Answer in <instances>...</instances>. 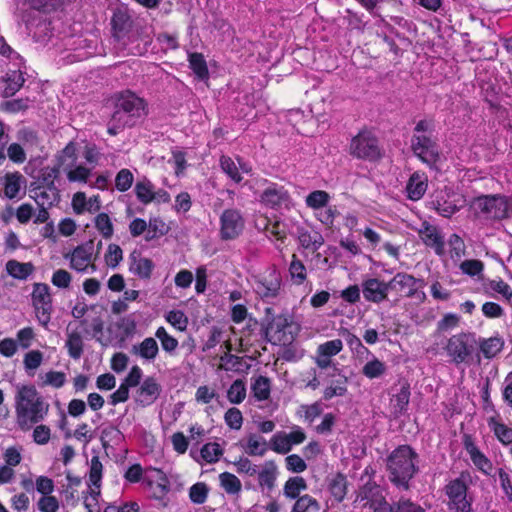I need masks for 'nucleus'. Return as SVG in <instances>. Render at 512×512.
I'll use <instances>...</instances> for the list:
<instances>
[{"mask_svg":"<svg viewBox=\"0 0 512 512\" xmlns=\"http://www.w3.org/2000/svg\"><path fill=\"white\" fill-rule=\"evenodd\" d=\"M49 404L33 385H16L15 414L18 427L27 431L44 420Z\"/></svg>","mask_w":512,"mask_h":512,"instance_id":"nucleus-1","label":"nucleus"},{"mask_svg":"<svg viewBox=\"0 0 512 512\" xmlns=\"http://www.w3.org/2000/svg\"><path fill=\"white\" fill-rule=\"evenodd\" d=\"M417 453L408 445L394 449L387 458L389 479L396 486L408 489L409 481L417 472Z\"/></svg>","mask_w":512,"mask_h":512,"instance_id":"nucleus-2","label":"nucleus"},{"mask_svg":"<svg viewBox=\"0 0 512 512\" xmlns=\"http://www.w3.org/2000/svg\"><path fill=\"white\" fill-rule=\"evenodd\" d=\"M434 123L431 120H420L414 127L411 138L413 154L430 168L440 160V151L437 139L433 136Z\"/></svg>","mask_w":512,"mask_h":512,"instance_id":"nucleus-3","label":"nucleus"},{"mask_svg":"<svg viewBox=\"0 0 512 512\" xmlns=\"http://www.w3.org/2000/svg\"><path fill=\"white\" fill-rule=\"evenodd\" d=\"M147 112L146 101L134 92L126 90L115 94L112 121L120 126H134Z\"/></svg>","mask_w":512,"mask_h":512,"instance_id":"nucleus-4","label":"nucleus"},{"mask_svg":"<svg viewBox=\"0 0 512 512\" xmlns=\"http://www.w3.org/2000/svg\"><path fill=\"white\" fill-rule=\"evenodd\" d=\"M282 277L276 266H270L253 277V289L264 301H270L280 295Z\"/></svg>","mask_w":512,"mask_h":512,"instance_id":"nucleus-5","label":"nucleus"},{"mask_svg":"<svg viewBox=\"0 0 512 512\" xmlns=\"http://www.w3.org/2000/svg\"><path fill=\"white\" fill-rule=\"evenodd\" d=\"M349 152L353 157L367 161H376L382 156L378 138L368 130H362L352 138Z\"/></svg>","mask_w":512,"mask_h":512,"instance_id":"nucleus-6","label":"nucleus"},{"mask_svg":"<svg viewBox=\"0 0 512 512\" xmlns=\"http://www.w3.org/2000/svg\"><path fill=\"white\" fill-rule=\"evenodd\" d=\"M31 299L36 318L42 326H47L52 313V297L49 286L45 283H35Z\"/></svg>","mask_w":512,"mask_h":512,"instance_id":"nucleus-7","label":"nucleus"},{"mask_svg":"<svg viewBox=\"0 0 512 512\" xmlns=\"http://www.w3.org/2000/svg\"><path fill=\"white\" fill-rule=\"evenodd\" d=\"M473 208L486 218L503 219L508 215V202L505 197L492 195L481 196L474 200Z\"/></svg>","mask_w":512,"mask_h":512,"instance_id":"nucleus-8","label":"nucleus"},{"mask_svg":"<svg viewBox=\"0 0 512 512\" xmlns=\"http://www.w3.org/2000/svg\"><path fill=\"white\" fill-rule=\"evenodd\" d=\"M262 205L270 209H289L292 204V198L288 190L277 183H268L267 187L259 196Z\"/></svg>","mask_w":512,"mask_h":512,"instance_id":"nucleus-9","label":"nucleus"},{"mask_svg":"<svg viewBox=\"0 0 512 512\" xmlns=\"http://www.w3.org/2000/svg\"><path fill=\"white\" fill-rule=\"evenodd\" d=\"M476 340L473 334L453 335L447 344V353L456 363H462L473 353Z\"/></svg>","mask_w":512,"mask_h":512,"instance_id":"nucleus-10","label":"nucleus"},{"mask_svg":"<svg viewBox=\"0 0 512 512\" xmlns=\"http://www.w3.org/2000/svg\"><path fill=\"white\" fill-rule=\"evenodd\" d=\"M446 495L449 498L448 507L457 512H470L471 503L467 499V486L459 478L450 481L445 487Z\"/></svg>","mask_w":512,"mask_h":512,"instance_id":"nucleus-11","label":"nucleus"},{"mask_svg":"<svg viewBox=\"0 0 512 512\" xmlns=\"http://www.w3.org/2000/svg\"><path fill=\"white\" fill-rule=\"evenodd\" d=\"M244 229V218L237 209H226L220 217V235L224 240L237 238Z\"/></svg>","mask_w":512,"mask_h":512,"instance_id":"nucleus-12","label":"nucleus"},{"mask_svg":"<svg viewBox=\"0 0 512 512\" xmlns=\"http://www.w3.org/2000/svg\"><path fill=\"white\" fill-rule=\"evenodd\" d=\"M94 245L89 241L82 245L77 246L70 254V267L78 272L91 273L96 271V266L93 264Z\"/></svg>","mask_w":512,"mask_h":512,"instance_id":"nucleus-13","label":"nucleus"},{"mask_svg":"<svg viewBox=\"0 0 512 512\" xmlns=\"http://www.w3.org/2000/svg\"><path fill=\"white\" fill-rule=\"evenodd\" d=\"M361 501L364 507H369L373 512H392V505H390L382 490L376 485H366L361 491Z\"/></svg>","mask_w":512,"mask_h":512,"instance_id":"nucleus-14","label":"nucleus"},{"mask_svg":"<svg viewBox=\"0 0 512 512\" xmlns=\"http://www.w3.org/2000/svg\"><path fill=\"white\" fill-rule=\"evenodd\" d=\"M361 288L366 301L378 304L387 299L390 284L378 278H367L362 281Z\"/></svg>","mask_w":512,"mask_h":512,"instance_id":"nucleus-15","label":"nucleus"},{"mask_svg":"<svg viewBox=\"0 0 512 512\" xmlns=\"http://www.w3.org/2000/svg\"><path fill=\"white\" fill-rule=\"evenodd\" d=\"M87 321L81 320L79 323H70L67 327V341L66 347L70 357L79 359L83 353V340L82 333L88 332Z\"/></svg>","mask_w":512,"mask_h":512,"instance_id":"nucleus-16","label":"nucleus"},{"mask_svg":"<svg viewBox=\"0 0 512 512\" xmlns=\"http://www.w3.org/2000/svg\"><path fill=\"white\" fill-rule=\"evenodd\" d=\"M419 235L424 244L434 249L437 255L441 256L444 254V238L436 226L424 222L419 230Z\"/></svg>","mask_w":512,"mask_h":512,"instance_id":"nucleus-17","label":"nucleus"},{"mask_svg":"<svg viewBox=\"0 0 512 512\" xmlns=\"http://www.w3.org/2000/svg\"><path fill=\"white\" fill-rule=\"evenodd\" d=\"M161 387L153 377H147L136 392V402L142 407L153 404L159 397Z\"/></svg>","mask_w":512,"mask_h":512,"instance_id":"nucleus-18","label":"nucleus"},{"mask_svg":"<svg viewBox=\"0 0 512 512\" xmlns=\"http://www.w3.org/2000/svg\"><path fill=\"white\" fill-rule=\"evenodd\" d=\"M30 197L35 200L38 207H52L60 200L57 187L31 185Z\"/></svg>","mask_w":512,"mask_h":512,"instance_id":"nucleus-19","label":"nucleus"},{"mask_svg":"<svg viewBox=\"0 0 512 512\" xmlns=\"http://www.w3.org/2000/svg\"><path fill=\"white\" fill-rule=\"evenodd\" d=\"M131 353L144 362L152 363L159 354V346L155 338L146 337L140 343L132 345Z\"/></svg>","mask_w":512,"mask_h":512,"instance_id":"nucleus-20","label":"nucleus"},{"mask_svg":"<svg viewBox=\"0 0 512 512\" xmlns=\"http://www.w3.org/2000/svg\"><path fill=\"white\" fill-rule=\"evenodd\" d=\"M464 446L475 467L483 474L491 475L493 470L492 462L477 448L470 438L464 441Z\"/></svg>","mask_w":512,"mask_h":512,"instance_id":"nucleus-21","label":"nucleus"},{"mask_svg":"<svg viewBox=\"0 0 512 512\" xmlns=\"http://www.w3.org/2000/svg\"><path fill=\"white\" fill-rule=\"evenodd\" d=\"M129 262V270L134 275H137L142 279H149L151 277L154 264L150 259L142 257L141 254L137 251H133L129 255Z\"/></svg>","mask_w":512,"mask_h":512,"instance_id":"nucleus-22","label":"nucleus"},{"mask_svg":"<svg viewBox=\"0 0 512 512\" xmlns=\"http://www.w3.org/2000/svg\"><path fill=\"white\" fill-rule=\"evenodd\" d=\"M428 187V178L424 173H413L406 185L407 198L412 201L420 200Z\"/></svg>","mask_w":512,"mask_h":512,"instance_id":"nucleus-23","label":"nucleus"},{"mask_svg":"<svg viewBox=\"0 0 512 512\" xmlns=\"http://www.w3.org/2000/svg\"><path fill=\"white\" fill-rule=\"evenodd\" d=\"M419 281L410 274L399 272L389 281V284L390 289L398 288L400 291H406L407 296L411 297L416 293Z\"/></svg>","mask_w":512,"mask_h":512,"instance_id":"nucleus-24","label":"nucleus"},{"mask_svg":"<svg viewBox=\"0 0 512 512\" xmlns=\"http://www.w3.org/2000/svg\"><path fill=\"white\" fill-rule=\"evenodd\" d=\"M26 179L19 172L7 173L4 177V195L8 199L17 198L21 189L25 186Z\"/></svg>","mask_w":512,"mask_h":512,"instance_id":"nucleus-25","label":"nucleus"},{"mask_svg":"<svg viewBox=\"0 0 512 512\" xmlns=\"http://www.w3.org/2000/svg\"><path fill=\"white\" fill-rule=\"evenodd\" d=\"M5 268L8 275L18 280H26L35 270L31 262L23 263L14 259L9 260Z\"/></svg>","mask_w":512,"mask_h":512,"instance_id":"nucleus-26","label":"nucleus"},{"mask_svg":"<svg viewBox=\"0 0 512 512\" xmlns=\"http://www.w3.org/2000/svg\"><path fill=\"white\" fill-rule=\"evenodd\" d=\"M151 488V497L158 501L159 507H167L170 503V499L168 497L170 491V485L168 479L163 476L160 481L156 483H150Z\"/></svg>","mask_w":512,"mask_h":512,"instance_id":"nucleus-27","label":"nucleus"},{"mask_svg":"<svg viewBox=\"0 0 512 512\" xmlns=\"http://www.w3.org/2000/svg\"><path fill=\"white\" fill-rule=\"evenodd\" d=\"M410 400V386L404 382L398 393L392 396L391 406L395 415L403 414L408 407Z\"/></svg>","mask_w":512,"mask_h":512,"instance_id":"nucleus-28","label":"nucleus"},{"mask_svg":"<svg viewBox=\"0 0 512 512\" xmlns=\"http://www.w3.org/2000/svg\"><path fill=\"white\" fill-rule=\"evenodd\" d=\"M154 184L146 177L139 179L134 187L137 199L142 204L154 202Z\"/></svg>","mask_w":512,"mask_h":512,"instance_id":"nucleus-29","label":"nucleus"},{"mask_svg":"<svg viewBox=\"0 0 512 512\" xmlns=\"http://www.w3.org/2000/svg\"><path fill=\"white\" fill-rule=\"evenodd\" d=\"M300 245L311 252H316L323 244L324 238L319 232L300 230L298 235Z\"/></svg>","mask_w":512,"mask_h":512,"instance_id":"nucleus-30","label":"nucleus"},{"mask_svg":"<svg viewBox=\"0 0 512 512\" xmlns=\"http://www.w3.org/2000/svg\"><path fill=\"white\" fill-rule=\"evenodd\" d=\"M328 489L336 502L340 503L347 494V479L343 474H336L328 483Z\"/></svg>","mask_w":512,"mask_h":512,"instance_id":"nucleus-31","label":"nucleus"},{"mask_svg":"<svg viewBox=\"0 0 512 512\" xmlns=\"http://www.w3.org/2000/svg\"><path fill=\"white\" fill-rule=\"evenodd\" d=\"M488 426L497 439L504 445L512 443V428L500 422L496 417H490L487 421Z\"/></svg>","mask_w":512,"mask_h":512,"instance_id":"nucleus-32","label":"nucleus"},{"mask_svg":"<svg viewBox=\"0 0 512 512\" xmlns=\"http://www.w3.org/2000/svg\"><path fill=\"white\" fill-rule=\"evenodd\" d=\"M271 383L269 378L258 376L251 384V392L258 401L267 400L270 397Z\"/></svg>","mask_w":512,"mask_h":512,"instance_id":"nucleus-33","label":"nucleus"},{"mask_svg":"<svg viewBox=\"0 0 512 512\" xmlns=\"http://www.w3.org/2000/svg\"><path fill=\"white\" fill-rule=\"evenodd\" d=\"M331 196L324 190H314L305 198V204L313 211L325 208L330 202Z\"/></svg>","mask_w":512,"mask_h":512,"instance_id":"nucleus-34","label":"nucleus"},{"mask_svg":"<svg viewBox=\"0 0 512 512\" xmlns=\"http://www.w3.org/2000/svg\"><path fill=\"white\" fill-rule=\"evenodd\" d=\"M245 451L250 456H263L267 452V442L262 436L250 434L247 437Z\"/></svg>","mask_w":512,"mask_h":512,"instance_id":"nucleus-35","label":"nucleus"},{"mask_svg":"<svg viewBox=\"0 0 512 512\" xmlns=\"http://www.w3.org/2000/svg\"><path fill=\"white\" fill-rule=\"evenodd\" d=\"M277 467L273 462H266L258 472V481L261 487L272 489L275 485Z\"/></svg>","mask_w":512,"mask_h":512,"instance_id":"nucleus-36","label":"nucleus"},{"mask_svg":"<svg viewBox=\"0 0 512 512\" xmlns=\"http://www.w3.org/2000/svg\"><path fill=\"white\" fill-rule=\"evenodd\" d=\"M289 274L291 280L296 285H301L307 278L306 267L301 260L297 258L295 254L292 255V260L289 265Z\"/></svg>","mask_w":512,"mask_h":512,"instance_id":"nucleus-37","label":"nucleus"},{"mask_svg":"<svg viewBox=\"0 0 512 512\" xmlns=\"http://www.w3.org/2000/svg\"><path fill=\"white\" fill-rule=\"evenodd\" d=\"M221 170L235 183L242 181V175L239 171L238 165L234 160L226 155H222L219 160Z\"/></svg>","mask_w":512,"mask_h":512,"instance_id":"nucleus-38","label":"nucleus"},{"mask_svg":"<svg viewBox=\"0 0 512 512\" xmlns=\"http://www.w3.org/2000/svg\"><path fill=\"white\" fill-rule=\"evenodd\" d=\"M479 346L481 352L486 358H493L502 350L503 341L499 337L481 339Z\"/></svg>","mask_w":512,"mask_h":512,"instance_id":"nucleus-39","label":"nucleus"},{"mask_svg":"<svg viewBox=\"0 0 512 512\" xmlns=\"http://www.w3.org/2000/svg\"><path fill=\"white\" fill-rule=\"evenodd\" d=\"M155 337L159 339L162 349L169 355H174L178 348V340L167 333L164 327H159L155 332Z\"/></svg>","mask_w":512,"mask_h":512,"instance_id":"nucleus-40","label":"nucleus"},{"mask_svg":"<svg viewBox=\"0 0 512 512\" xmlns=\"http://www.w3.org/2000/svg\"><path fill=\"white\" fill-rule=\"evenodd\" d=\"M246 398V385L242 379H236L227 390V399L232 404H240Z\"/></svg>","mask_w":512,"mask_h":512,"instance_id":"nucleus-41","label":"nucleus"},{"mask_svg":"<svg viewBox=\"0 0 512 512\" xmlns=\"http://www.w3.org/2000/svg\"><path fill=\"white\" fill-rule=\"evenodd\" d=\"M387 367L384 362L378 358L373 357L362 368V373L369 379L379 378L385 374Z\"/></svg>","mask_w":512,"mask_h":512,"instance_id":"nucleus-42","label":"nucleus"},{"mask_svg":"<svg viewBox=\"0 0 512 512\" xmlns=\"http://www.w3.org/2000/svg\"><path fill=\"white\" fill-rule=\"evenodd\" d=\"M307 488L306 481L303 477L296 476L289 478L284 486V495L291 499L298 498L300 492Z\"/></svg>","mask_w":512,"mask_h":512,"instance_id":"nucleus-43","label":"nucleus"},{"mask_svg":"<svg viewBox=\"0 0 512 512\" xmlns=\"http://www.w3.org/2000/svg\"><path fill=\"white\" fill-rule=\"evenodd\" d=\"M220 485L228 494H237L241 491L242 484L237 476L229 472L219 475Z\"/></svg>","mask_w":512,"mask_h":512,"instance_id":"nucleus-44","label":"nucleus"},{"mask_svg":"<svg viewBox=\"0 0 512 512\" xmlns=\"http://www.w3.org/2000/svg\"><path fill=\"white\" fill-rule=\"evenodd\" d=\"M103 465L98 456H93L90 460L89 469V488L100 489L102 479Z\"/></svg>","mask_w":512,"mask_h":512,"instance_id":"nucleus-45","label":"nucleus"},{"mask_svg":"<svg viewBox=\"0 0 512 512\" xmlns=\"http://www.w3.org/2000/svg\"><path fill=\"white\" fill-rule=\"evenodd\" d=\"M190 68L200 78L204 79L208 76V68L202 54L191 53L188 57Z\"/></svg>","mask_w":512,"mask_h":512,"instance_id":"nucleus-46","label":"nucleus"},{"mask_svg":"<svg viewBox=\"0 0 512 512\" xmlns=\"http://www.w3.org/2000/svg\"><path fill=\"white\" fill-rule=\"evenodd\" d=\"M339 211L336 206L327 205L325 208H320L314 211L315 218L327 227H332L336 217L339 216Z\"/></svg>","mask_w":512,"mask_h":512,"instance_id":"nucleus-47","label":"nucleus"},{"mask_svg":"<svg viewBox=\"0 0 512 512\" xmlns=\"http://www.w3.org/2000/svg\"><path fill=\"white\" fill-rule=\"evenodd\" d=\"M222 454L220 445L215 442L205 444L200 450L201 458L207 463L217 462Z\"/></svg>","mask_w":512,"mask_h":512,"instance_id":"nucleus-48","label":"nucleus"},{"mask_svg":"<svg viewBox=\"0 0 512 512\" xmlns=\"http://www.w3.org/2000/svg\"><path fill=\"white\" fill-rule=\"evenodd\" d=\"M132 24L130 16L123 11L114 13L112 17V26L116 34L127 32Z\"/></svg>","mask_w":512,"mask_h":512,"instance_id":"nucleus-49","label":"nucleus"},{"mask_svg":"<svg viewBox=\"0 0 512 512\" xmlns=\"http://www.w3.org/2000/svg\"><path fill=\"white\" fill-rule=\"evenodd\" d=\"M95 227L103 238L109 239L112 237L114 231L113 224L108 214H98L95 218Z\"/></svg>","mask_w":512,"mask_h":512,"instance_id":"nucleus-50","label":"nucleus"},{"mask_svg":"<svg viewBox=\"0 0 512 512\" xmlns=\"http://www.w3.org/2000/svg\"><path fill=\"white\" fill-rule=\"evenodd\" d=\"M105 263L108 267L114 269L123 260V251L117 244H109L104 255Z\"/></svg>","mask_w":512,"mask_h":512,"instance_id":"nucleus-51","label":"nucleus"},{"mask_svg":"<svg viewBox=\"0 0 512 512\" xmlns=\"http://www.w3.org/2000/svg\"><path fill=\"white\" fill-rule=\"evenodd\" d=\"M133 181V173L129 169L123 168L115 177V188L120 192H125L131 188Z\"/></svg>","mask_w":512,"mask_h":512,"instance_id":"nucleus-52","label":"nucleus"},{"mask_svg":"<svg viewBox=\"0 0 512 512\" xmlns=\"http://www.w3.org/2000/svg\"><path fill=\"white\" fill-rule=\"evenodd\" d=\"M494 477L498 478L504 494L512 502V479L510 472L505 468H498Z\"/></svg>","mask_w":512,"mask_h":512,"instance_id":"nucleus-53","label":"nucleus"},{"mask_svg":"<svg viewBox=\"0 0 512 512\" xmlns=\"http://www.w3.org/2000/svg\"><path fill=\"white\" fill-rule=\"evenodd\" d=\"M271 449L279 454H287L292 448L285 432H278L270 440Z\"/></svg>","mask_w":512,"mask_h":512,"instance_id":"nucleus-54","label":"nucleus"},{"mask_svg":"<svg viewBox=\"0 0 512 512\" xmlns=\"http://www.w3.org/2000/svg\"><path fill=\"white\" fill-rule=\"evenodd\" d=\"M208 487L203 482L192 485L189 489V498L194 504H203L208 496Z\"/></svg>","mask_w":512,"mask_h":512,"instance_id":"nucleus-55","label":"nucleus"},{"mask_svg":"<svg viewBox=\"0 0 512 512\" xmlns=\"http://www.w3.org/2000/svg\"><path fill=\"white\" fill-rule=\"evenodd\" d=\"M343 349V343L340 339H334L322 343L317 348V354L332 357L337 355Z\"/></svg>","mask_w":512,"mask_h":512,"instance_id":"nucleus-56","label":"nucleus"},{"mask_svg":"<svg viewBox=\"0 0 512 512\" xmlns=\"http://www.w3.org/2000/svg\"><path fill=\"white\" fill-rule=\"evenodd\" d=\"M292 509L294 512H307L309 509L318 511L320 505L315 498L306 494L297 499Z\"/></svg>","mask_w":512,"mask_h":512,"instance_id":"nucleus-57","label":"nucleus"},{"mask_svg":"<svg viewBox=\"0 0 512 512\" xmlns=\"http://www.w3.org/2000/svg\"><path fill=\"white\" fill-rule=\"evenodd\" d=\"M166 320L179 331H184L188 325V318L181 310L169 311L166 316Z\"/></svg>","mask_w":512,"mask_h":512,"instance_id":"nucleus-58","label":"nucleus"},{"mask_svg":"<svg viewBox=\"0 0 512 512\" xmlns=\"http://www.w3.org/2000/svg\"><path fill=\"white\" fill-rule=\"evenodd\" d=\"M340 335L345 339L349 348L360 354L365 352H369L368 349L362 344L360 338L355 334L351 333L348 329H342L340 331Z\"/></svg>","mask_w":512,"mask_h":512,"instance_id":"nucleus-59","label":"nucleus"},{"mask_svg":"<svg viewBox=\"0 0 512 512\" xmlns=\"http://www.w3.org/2000/svg\"><path fill=\"white\" fill-rule=\"evenodd\" d=\"M24 81L25 79L22 72L20 71H12L11 73H7V87L5 89L6 93L13 95L22 87Z\"/></svg>","mask_w":512,"mask_h":512,"instance_id":"nucleus-60","label":"nucleus"},{"mask_svg":"<svg viewBox=\"0 0 512 512\" xmlns=\"http://www.w3.org/2000/svg\"><path fill=\"white\" fill-rule=\"evenodd\" d=\"M435 209L443 217H450L456 213L459 208L454 201L437 198L434 202Z\"/></svg>","mask_w":512,"mask_h":512,"instance_id":"nucleus-61","label":"nucleus"},{"mask_svg":"<svg viewBox=\"0 0 512 512\" xmlns=\"http://www.w3.org/2000/svg\"><path fill=\"white\" fill-rule=\"evenodd\" d=\"M90 174L91 169L83 165H78L75 168L69 169L67 171V179L69 180V182L86 183Z\"/></svg>","mask_w":512,"mask_h":512,"instance_id":"nucleus-62","label":"nucleus"},{"mask_svg":"<svg viewBox=\"0 0 512 512\" xmlns=\"http://www.w3.org/2000/svg\"><path fill=\"white\" fill-rule=\"evenodd\" d=\"M100 489L89 488L88 495L84 496L83 504L87 512H100Z\"/></svg>","mask_w":512,"mask_h":512,"instance_id":"nucleus-63","label":"nucleus"},{"mask_svg":"<svg viewBox=\"0 0 512 512\" xmlns=\"http://www.w3.org/2000/svg\"><path fill=\"white\" fill-rule=\"evenodd\" d=\"M392 512H425V510L411 500L401 498L392 504Z\"/></svg>","mask_w":512,"mask_h":512,"instance_id":"nucleus-64","label":"nucleus"}]
</instances>
